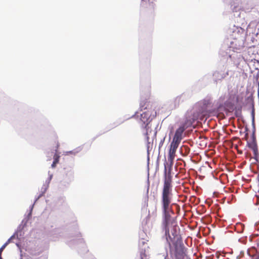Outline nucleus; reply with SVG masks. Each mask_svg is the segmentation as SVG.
<instances>
[{
	"instance_id": "nucleus-1",
	"label": "nucleus",
	"mask_w": 259,
	"mask_h": 259,
	"mask_svg": "<svg viewBox=\"0 0 259 259\" xmlns=\"http://www.w3.org/2000/svg\"><path fill=\"white\" fill-rule=\"evenodd\" d=\"M172 180L171 176V168L170 167L167 170L166 166L164 167L163 185L161 192V205L163 213V222L166 240L170 244L172 238L169 234L168 225L171 219L170 213H174L171 208L172 200Z\"/></svg>"
},
{
	"instance_id": "nucleus-2",
	"label": "nucleus",
	"mask_w": 259,
	"mask_h": 259,
	"mask_svg": "<svg viewBox=\"0 0 259 259\" xmlns=\"http://www.w3.org/2000/svg\"><path fill=\"white\" fill-rule=\"evenodd\" d=\"M151 115V112L149 110H147L143 112L140 115V123L142 127L146 129V133L145 134L146 140L149 142V138L148 136V130L149 128V124L151 120L150 119Z\"/></svg>"
},
{
	"instance_id": "nucleus-3",
	"label": "nucleus",
	"mask_w": 259,
	"mask_h": 259,
	"mask_svg": "<svg viewBox=\"0 0 259 259\" xmlns=\"http://www.w3.org/2000/svg\"><path fill=\"white\" fill-rule=\"evenodd\" d=\"M186 127L185 124L181 125L176 131L172 139V142L180 144L183 138V134Z\"/></svg>"
},
{
	"instance_id": "nucleus-4",
	"label": "nucleus",
	"mask_w": 259,
	"mask_h": 259,
	"mask_svg": "<svg viewBox=\"0 0 259 259\" xmlns=\"http://www.w3.org/2000/svg\"><path fill=\"white\" fill-rule=\"evenodd\" d=\"M247 145L248 147L253 151L254 155L253 158L256 160H257L259 158V153L255 137L254 134H252V135L251 140L250 141H247Z\"/></svg>"
},
{
	"instance_id": "nucleus-5",
	"label": "nucleus",
	"mask_w": 259,
	"mask_h": 259,
	"mask_svg": "<svg viewBox=\"0 0 259 259\" xmlns=\"http://www.w3.org/2000/svg\"><path fill=\"white\" fill-rule=\"evenodd\" d=\"M179 146V144L171 142L168 151V159L172 162L175 157L176 152Z\"/></svg>"
},
{
	"instance_id": "nucleus-6",
	"label": "nucleus",
	"mask_w": 259,
	"mask_h": 259,
	"mask_svg": "<svg viewBox=\"0 0 259 259\" xmlns=\"http://www.w3.org/2000/svg\"><path fill=\"white\" fill-rule=\"evenodd\" d=\"M142 6L148 12L151 13L154 12L155 9L154 0H142Z\"/></svg>"
},
{
	"instance_id": "nucleus-7",
	"label": "nucleus",
	"mask_w": 259,
	"mask_h": 259,
	"mask_svg": "<svg viewBox=\"0 0 259 259\" xmlns=\"http://www.w3.org/2000/svg\"><path fill=\"white\" fill-rule=\"evenodd\" d=\"M184 101L181 96H178L175 98L173 103L175 108L178 107L179 105Z\"/></svg>"
},
{
	"instance_id": "nucleus-8",
	"label": "nucleus",
	"mask_w": 259,
	"mask_h": 259,
	"mask_svg": "<svg viewBox=\"0 0 259 259\" xmlns=\"http://www.w3.org/2000/svg\"><path fill=\"white\" fill-rule=\"evenodd\" d=\"M53 159L54 161L52 164V167L53 168H54L56 167V164L59 162L60 159L59 155L58 153H56L54 155Z\"/></svg>"
},
{
	"instance_id": "nucleus-9",
	"label": "nucleus",
	"mask_w": 259,
	"mask_h": 259,
	"mask_svg": "<svg viewBox=\"0 0 259 259\" xmlns=\"http://www.w3.org/2000/svg\"><path fill=\"white\" fill-rule=\"evenodd\" d=\"M242 32L240 33V31L238 30L237 32L235 30L233 31V34L232 36L234 37V39H239L242 37Z\"/></svg>"
},
{
	"instance_id": "nucleus-10",
	"label": "nucleus",
	"mask_w": 259,
	"mask_h": 259,
	"mask_svg": "<svg viewBox=\"0 0 259 259\" xmlns=\"http://www.w3.org/2000/svg\"><path fill=\"white\" fill-rule=\"evenodd\" d=\"M14 237V236H11L7 241L2 245V246L0 248V252L2 253L4 249L6 248V247L11 242V240Z\"/></svg>"
},
{
	"instance_id": "nucleus-11",
	"label": "nucleus",
	"mask_w": 259,
	"mask_h": 259,
	"mask_svg": "<svg viewBox=\"0 0 259 259\" xmlns=\"http://www.w3.org/2000/svg\"><path fill=\"white\" fill-rule=\"evenodd\" d=\"M256 197H257V201L255 203L256 205H258L259 204V196H256Z\"/></svg>"
},
{
	"instance_id": "nucleus-12",
	"label": "nucleus",
	"mask_w": 259,
	"mask_h": 259,
	"mask_svg": "<svg viewBox=\"0 0 259 259\" xmlns=\"http://www.w3.org/2000/svg\"><path fill=\"white\" fill-rule=\"evenodd\" d=\"M176 231L175 230V229H174V231L171 232L172 233V235L175 237L176 235Z\"/></svg>"
},
{
	"instance_id": "nucleus-13",
	"label": "nucleus",
	"mask_w": 259,
	"mask_h": 259,
	"mask_svg": "<svg viewBox=\"0 0 259 259\" xmlns=\"http://www.w3.org/2000/svg\"><path fill=\"white\" fill-rule=\"evenodd\" d=\"M184 249V248H182V255H183V254L185 253Z\"/></svg>"
},
{
	"instance_id": "nucleus-14",
	"label": "nucleus",
	"mask_w": 259,
	"mask_h": 259,
	"mask_svg": "<svg viewBox=\"0 0 259 259\" xmlns=\"http://www.w3.org/2000/svg\"><path fill=\"white\" fill-rule=\"evenodd\" d=\"M0 259H3V258L2 257V253L0 252Z\"/></svg>"
},
{
	"instance_id": "nucleus-15",
	"label": "nucleus",
	"mask_w": 259,
	"mask_h": 259,
	"mask_svg": "<svg viewBox=\"0 0 259 259\" xmlns=\"http://www.w3.org/2000/svg\"><path fill=\"white\" fill-rule=\"evenodd\" d=\"M149 184L148 183V189H149Z\"/></svg>"
}]
</instances>
